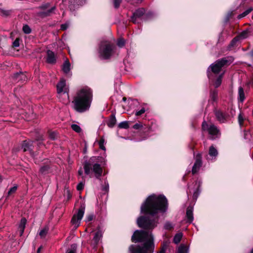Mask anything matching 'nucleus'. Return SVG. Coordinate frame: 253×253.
I'll list each match as a JSON object with an SVG mask.
<instances>
[{"label": "nucleus", "mask_w": 253, "mask_h": 253, "mask_svg": "<svg viewBox=\"0 0 253 253\" xmlns=\"http://www.w3.org/2000/svg\"><path fill=\"white\" fill-rule=\"evenodd\" d=\"M133 242H144L143 246L135 247L131 245L129 251L131 253H153L154 250L153 237L151 232L142 231H135L131 237Z\"/></svg>", "instance_id": "nucleus-1"}, {"label": "nucleus", "mask_w": 253, "mask_h": 253, "mask_svg": "<svg viewBox=\"0 0 253 253\" xmlns=\"http://www.w3.org/2000/svg\"><path fill=\"white\" fill-rule=\"evenodd\" d=\"M168 208V202L164 195L149 196L141 206V212L155 215L159 212H166Z\"/></svg>", "instance_id": "nucleus-2"}, {"label": "nucleus", "mask_w": 253, "mask_h": 253, "mask_svg": "<svg viewBox=\"0 0 253 253\" xmlns=\"http://www.w3.org/2000/svg\"><path fill=\"white\" fill-rule=\"evenodd\" d=\"M92 100V91L88 87H84L78 91L72 101L73 108L77 112L83 113L88 110Z\"/></svg>", "instance_id": "nucleus-3"}, {"label": "nucleus", "mask_w": 253, "mask_h": 253, "mask_svg": "<svg viewBox=\"0 0 253 253\" xmlns=\"http://www.w3.org/2000/svg\"><path fill=\"white\" fill-rule=\"evenodd\" d=\"M96 157H92L88 161H86L84 164V173L91 177V172H93L95 177L100 179L102 175L103 169L100 165L96 161Z\"/></svg>", "instance_id": "nucleus-4"}, {"label": "nucleus", "mask_w": 253, "mask_h": 253, "mask_svg": "<svg viewBox=\"0 0 253 253\" xmlns=\"http://www.w3.org/2000/svg\"><path fill=\"white\" fill-rule=\"evenodd\" d=\"M115 46L111 42L105 41L101 42L99 48V56L103 59H109L113 54Z\"/></svg>", "instance_id": "nucleus-5"}, {"label": "nucleus", "mask_w": 253, "mask_h": 253, "mask_svg": "<svg viewBox=\"0 0 253 253\" xmlns=\"http://www.w3.org/2000/svg\"><path fill=\"white\" fill-rule=\"evenodd\" d=\"M158 222V217H155L151 219L148 217L141 216L137 220L138 226L145 229L154 228L157 226Z\"/></svg>", "instance_id": "nucleus-6"}, {"label": "nucleus", "mask_w": 253, "mask_h": 253, "mask_svg": "<svg viewBox=\"0 0 253 253\" xmlns=\"http://www.w3.org/2000/svg\"><path fill=\"white\" fill-rule=\"evenodd\" d=\"M57 92L59 98L61 99V101L66 103L69 100V88L66 85V82L62 79L57 84Z\"/></svg>", "instance_id": "nucleus-7"}, {"label": "nucleus", "mask_w": 253, "mask_h": 253, "mask_svg": "<svg viewBox=\"0 0 253 253\" xmlns=\"http://www.w3.org/2000/svg\"><path fill=\"white\" fill-rule=\"evenodd\" d=\"M202 129L207 131L211 139H214L220 135V132L218 127L213 124L208 125L206 121H204L202 125Z\"/></svg>", "instance_id": "nucleus-8"}, {"label": "nucleus", "mask_w": 253, "mask_h": 253, "mask_svg": "<svg viewBox=\"0 0 253 253\" xmlns=\"http://www.w3.org/2000/svg\"><path fill=\"white\" fill-rule=\"evenodd\" d=\"M232 62V59L228 60L226 58H222L216 61L214 63L210 65L211 71L214 74H218L221 68L225 65L230 64Z\"/></svg>", "instance_id": "nucleus-9"}, {"label": "nucleus", "mask_w": 253, "mask_h": 253, "mask_svg": "<svg viewBox=\"0 0 253 253\" xmlns=\"http://www.w3.org/2000/svg\"><path fill=\"white\" fill-rule=\"evenodd\" d=\"M84 213V207H82L79 209L77 213L73 216L71 222L76 228L79 226Z\"/></svg>", "instance_id": "nucleus-10"}, {"label": "nucleus", "mask_w": 253, "mask_h": 253, "mask_svg": "<svg viewBox=\"0 0 253 253\" xmlns=\"http://www.w3.org/2000/svg\"><path fill=\"white\" fill-rule=\"evenodd\" d=\"M145 12L144 8L137 9L131 17L132 22L135 24L141 23L142 21L143 16Z\"/></svg>", "instance_id": "nucleus-11"}, {"label": "nucleus", "mask_w": 253, "mask_h": 253, "mask_svg": "<svg viewBox=\"0 0 253 253\" xmlns=\"http://www.w3.org/2000/svg\"><path fill=\"white\" fill-rule=\"evenodd\" d=\"M202 155L198 153L195 157V162L192 167V173L194 175L199 171L202 165Z\"/></svg>", "instance_id": "nucleus-12"}, {"label": "nucleus", "mask_w": 253, "mask_h": 253, "mask_svg": "<svg viewBox=\"0 0 253 253\" xmlns=\"http://www.w3.org/2000/svg\"><path fill=\"white\" fill-rule=\"evenodd\" d=\"M102 237V233L101 231H98L96 232H95L91 243V245L93 247V248H96Z\"/></svg>", "instance_id": "nucleus-13"}, {"label": "nucleus", "mask_w": 253, "mask_h": 253, "mask_svg": "<svg viewBox=\"0 0 253 253\" xmlns=\"http://www.w3.org/2000/svg\"><path fill=\"white\" fill-rule=\"evenodd\" d=\"M215 117L220 123H224L226 121L227 115L223 113L220 110H216L214 112Z\"/></svg>", "instance_id": "nucleus-14"}, {"label": "nucleus", "mask_w": 253, "mask_h": 253, "mask_svg": "<svg viewBox=\"0 0 253 253\" xmlns=\"http://www.w3.org/2000/svg\"><path fill=\"white\" fill-rule=\"evenodd\" d=\"M46 61L50 64L55 63L56 62V58L54 53L51 50H48L47 51Z\"/></svg>", "instance_id": "nucleus-15"}, {"label": "nucleus", "mask_w": 253, "mask_h": 253, "mask_svg": "<svg viewBox=\"0 0 253 253\" xmlns=\"http://www.w3.org/2000/svg\"><path fill=\"white\" fill-rule=\"evenodd\" d=\"M187 222L191 223L193 221V209L191 207H188L186 210Z\"/></svg>", "instance_id": "nucleus-16"}, {"label": "nucleus", "mask_w": 253, "mask_h": 253, "mask_svg": "<svg viewBox=\"0 0 253 253\" xmlns=\"http://www.w3.org/2000/svg\"><path fill=\"white\" fill-rule=\"evenodd\" d=\"M33 146V142L31 141H24L22 144V149L23 151H30L31 152L32 150V147Z\"/></svg>", "instance_id": "nucleus-17"}, {"label": "nucleus", "mask_w": 253, "mask_h": 253, "mask_svg": "<svg viewBox=\"0 0 253 253\" xmlns=\"http://www.w3.org/2000/svg\"><path fill=\"white\" fill-rule=\"evenodd\" d=\"M26 222H27V220L25 218H22L21 219L20 224L18 226V229L20 232V236H21L24 233Z\"/></svg>", "instance_id": "nucleus-18"}, {"label": "nucleus", "mask_w": 253, "mask_h": 253, "mask_svg": "<svg viewBox=\"0 0 253 253\" xmlns=\"http://www.w3.org/2000/svg\"><path fill=\"white\" fill-rule=\"evenodd\" d=\"M14 78L15 81L17 82H19L20 81H25L27 79L26 76L22 72L16 73L14 76Z\"/></svg>", "instance_id": "nucleus-19"}, {"label": "nucleus", "mask_w": 253, "mask_h": 253, "mask_svg": "<svg viewBox=\"0 0 253 253\" xmlns=\"http://www.w3.org/2000/svg\"><path fill=\"white\" fill-rule=\"evenodd\" d=\"M116 122L117 120L115 114H112L107 124L109 127H113L116 125Z\"/></svg>", "instance_id": "nucleus-20"}, {"label": "nucleus", "mask_w": 253, "mask_h": 253, "mask_svg": "<svg viewBox=\"0 0 253 253\" xmlns=\"http://www.w3.org/2000/svg\"><path fill=\"white\" fill-rule=\"evenodd\" d=\"M62 70L65 74L69 73L70 71V63L68 60L64 62L62 67Z\"/></svg>", "instance_id": "nucleus-21"}, {"label": "nucleus", "mask_w": 253, "mask_h": 253, "mask_svg": "<svg viewBox=\"0 0 253 253\" xmlns=\"http://www.w3.org/2000/svg\"><path fill=\"white\" fill-rule=\"evenodd\" d=\"M56 7L53 6L50 9L44 12H41L39 13V15L40 16H49L51 13H53L54 11L55 10Z\"/></svg>", "instance_id": "nucleus-22"}, {"label": "nucleus", "mask_w": 253, "mask_h": 253, "mask_svg": "<svg viewBox=\"0 0 253 253\" xmlns=\"http://www.w3.org/2000/svg\"><path fill=\"white\" fill-rule=\"evenodd\" d=\"M209 154L211 157H215L218 155V152L215 148L211 146L209 148Z\"/></svg>", "instance_id": "nucleus-23"}, {"label": "nucleus", "mask_w": 253, "mask_h": 253, "mask_svg": "<svg viewBox=\"0 0 253 253\" xmlns=\"http://www.w3.org/2000/svg\"><path fill=\"white\" fill-rule=\"evenodd\" d=\"M239 99L241 102H243L245 99V94L242 87L240 86L238 89Z\"/></svg>", "instance_id": "nucleus-24"}, {"label": "nucleus", "mask_w": 253, "mask_h": 253, "mask_svg": "<svg viewBox=\"0 0 253 253\" xmlns=\"http://www.w3.org/2000/svg\"><path fill=\"white\" fill-rule=\"evenodd\" d=\"M218 92L216 90L211 91L210 92V97L213 101H216L217 99Z\"/></svg>", "instance_id": "nucleus-25"}, {"label": "nucleus", "mask_w": 253, "mask_h": 253, "mask_svg": "<svg viewBox=\"0 0 253 253\" xmlns=\"http://www.w3.org/2000/svg\"><path fill=\"white\" fill-rule=\"evenodd\" d=\"M182 237V234L181 233L176 234L173 238V242L176 244H178Z\"/></svg>", "instance_id": "nucleus-26"}, {"label": "nucleus", "mask_w": 253, "mask_h": 253, "mask_svg": "<svg viewBox=\"0 0 253 253\" xmlns=\"http://www.w3.org/2000/svg\"><path fill=\"white\" fill-rule=\"evenodd\" d=\"M223 77V74L220 75L216 79V81H215V83L214 84V85L215 87H219L222 82V78Z\"/></svg>", "instance_id": "nucleus-27"}, {"label": "nucleus", "mask_w": 253, "mask_h": 253, "mask_svg": "<svg viewBox=\"0 0 253 253\" xmlns=\"http://www.w3.org/2000/svg\"><path fill=\"white\" fill-rule=\"evenodd\" d=\"M252 11V8H250L247 9L244 12H243L242 13L239 14L238 16V19H241V18L245 17L247 15H248Z\"/></svg>", "instance_id": "nucleus-28"}, {"label": "nucleus", "mask_w": 253, "mask_h": 253, "mask_svg": "<svg viewBox=\"0 0 253 253\" xmlns=\"http://www.w3.org/2000/svg\"><path fill=\"white\" fill-rule=\"evenodd\" d=\"M177 253H188V249L184 245H180L178 248Z\"/></svg>", "instance_id": "nucleus-29"}, {"label": "nucleus", "mask_w": 253, "mask_h": 253, "mask_svg": "<svg viewBox=\"0 0 253 253\" xmlns=\"http://www.w3.org/2000/svg\"><path fill=\"white\" fill-rule=\"evenodd\" d=\"M77 250V245L76 244H72L71 246L70 249H68L67 250L66 253H76Z\"/></svg>", "instance_id": "nucleus-30"}, {"label": "nucleus", "mask_w": 253, "mask_h": 253, "mask_svg": "<svg viewBox=\"0 0 253 253\" xmlns=\"http://www.w3.org/2000/svg\"><path fill=\"white\" fill-rule=\"evenodd\" d=\"M119 128L127 129L129 127L128 123L126 121L120 123L118 126Z\"/></svg>", "instance_id": "nucleus-31"}, {"label": "nucleus", "mask_w": 253, "mask_h": 253, "mask_svg": "<svg viewBox=\"0 0 253 253\" xmlns=\"http://www.w3.org/2000/svg\"><path fill=\"white\" fill-rule=\"evenodd\" d=\"M71 128L73 130L78 133H79L82 131L81 127L77 124H72L71 125Z\"/></svg>", "instance_id": "nucleus-32"}, {"label": "nucleus", "mask_w": 253, "mask_h": 253, "mask_svg": "<svg viewBox=\"0 0 253 253\" xmlns=\"http://www.w3.org/2000/svg\"><path fill=\"white\" fill-rule=\"evenodd\" d=\"M48 232V228L46 227H44L43 229L41 230L39 232V235L41 238H44Z\"/></svg>", "instance_id": "nucleus-33"}, {"label": "nucleus", "mask_w": 253, "mask_h": 253, "mask_svg": "<svg viewBox=\"0 0 253 253\" xmlns=\"http://www.w3.org/2000/svg\"><path fill=\"white\" fill-rule=\"evenodd\" d=\"M173 228V224L169 221H167L164 225V228L166 230H171Z\"/></svg>", "instance_id": "nucleus-34"}, {"label": "nucleus", "mask_w": 253, "mask_h": 253, "mask_svg": "<svg viewBox=\"0 0 253 253\" xmlns=\"http://www.w3.org/2000/svg\"><path fill=\"white\" fill-rule=\"evenodd\" d=\"M23 31L24 33L29 34L31 32V29L28 25H25L23 27Z\"/></svg>", "instance_id": "nucleus-35"}, {"label": "nucleus", "mask_w": 253, "mask_h": 253, "mask_svg": "<svg viewBox=\"0 0 253 253\" xmlns=\"http://www.w3.org/2000/svg\"><path fill=\"white\" fill-rule=\"evenodd\" d=\"M125 41L124 39H119L118 41H117V45L119 47H123V46H125Z\"/></svg>", "instance_id": "nucleus-36"}, {"label": "nucleus", "mask_w": 253, "mask_h": 253, "mask_svg": "<svg viewBox=\"0 0 253 253\" xmlns=\"http://www.w3.org/2000/svg\"><path fill=\"white\" fill-rule=\"evenodd\" d=\"M248 31H244L242 32L239 35L238 38L241 39H244L247 38L248 37Z\"/></svg>", "instance_id": "nucleus-37"}, {"label": "nucleus", "mask_w": 253, "mask_h": 253, "mask_svg": "<svg viewBox=\"0 0 253 253\" xmlns=\"http://www.w3.org/2000/svg\"><path fill=\"white\" fill-rule=\"evenodd\" d=\"M17 189V186H14L13 187L10 188L8 192V195L10 196L11 194L14 193Z\"/></svg>", "instance_id": "nucleus-38"}, {"label": "nucleus", "mask_w": 253, "mask_h": 253, "mask_svg": "<svg viewBox=\"0 0 253 253\" xmlns=\"http://www.w3.org/2000/svg\"><path fill=\"white\" fill-rule=\"evenodd\" d=\"M83 180H84L83 181H81V182H80L77 186V189L79 191H81V190H83V189L84 188L85 181H84V179H83Z\"/></svg>", "instance_id": "nucleus-39"}, {"label": "nucleus", "mask_w": 253, "mask_h": 253, "mask_svg": "<svg viewBox=\"0 0 253 253\" xmlns=\"http://www.w3.org/2000/svg\"><path fill=\"white\" fill-rule=\"evenodd\" d=\"M104 141H105L104 139L102 138H101L99 141V147L101 149L103 150H105V149H106L104 145Z\"/></svg>", "instance_id": "nucleus-40"}, {"label": "nucleus", "mask_w": 253, "mask_h": 253, "mask_svg": "<svg viewBox=\"0 0 253 253\" xmlns=\"http://www.w3.org/2000/svg\"><path fill=\"white\" fill-rule=\"evenodd\" d=\"M122 2V0H113V4L115 8H118Z\"/></svg>", "instance_id": "nucleus-41"}, {"label": "nucleus", "mask_w": 253, "mask_h": 253, "mask_svg": "<svg viewBox=\"0 0 253 253\" xmlns=\"http://www.w3.org/2000/svg\"><path fill=\"white\" fill-rule=\"evenodd\" d=\"M244 121V119L243 115L241 113H240L238 115V122L240 126L243 125Z\"/></svg>", "instance_id": "nucleus-42"}, {"label": "nucleus", "mask_w": 253, "mask_h": 253, "mask_svg": "<svg viewBox=\"0 0 253 253\" xmlns=\"http://www.w3.org/2000/svg\"><path fill=\"white\" fill-rule=\"evenodd\" d=\"M50 6V3L49 2L43 3L42 5H41L40 6H39V8L41 9H46L48 8Z\"/></svg>", "instance_id": "nucleus-43"}, {"label": "nucleus", "mask_w": 253, "mask_h": 253, "mask_svg": "<svg viewBox=\"0 0 253 253\" xmlns=\"http://www.w3.org/2000/svg\"><path fill=\"white\" fill-rule=\"evenodd\" d=\"M57 135L54 132H52L49 133V138L52 140H54L56 138Z\"/></svg>", "instance_id": "nucleus-44"}, {"label": "nucleus", "mask_w": 253, "mask_h": 253, "mask_svg": "<svg viewBox=\"0 0 253 253\" xmlns=\"http://www.w3.org/2000/svg\"><path fill=\"white\" fill-rule=\"evenodd\" d=\"M145 112V109L144 108H143L141 110H140L139 111H137L136 112V113H135V115L136 116H140L141 115H142L143 113H144Z\"/></svg>", "instance_id": "nucleus-45"}, {"label": "nucleus", "mask_w": 253, "mask_h": 253, "mask_svg": "<svg viewBox=\"0 0 253 253\" xmlns=\"http://www.w3.org/2000/svg\"><path fill=\"white\" fill-rule=\"evenodd\" d=\"M102 190L104 191H105V192H108V190H109V184L107 182H105V185L102 187Z\"/></svg>", "instance_id": "nucleus-46"}, {"label": "nucleus", "mask_w": 253, "mask_h": 253, "mask_svg": "<svg viewBox=\"0 0 253 253\" xmlns=\"http://www.w3.org/2000/svg\"><path fill=\"white\" fill-rule=\"evenodd\" d=\"M13 46L15 47H17L19 46V40L16 39L13 42Z\"/></svg>", "instance_id": "nucleus-47"}, {"label": "nucleus", "mask_w": 253, "mask_h": 253, "mask_svg": "<svg viewBox=\"0 0 253 253\" xmlns=\"http://www.w3.org/2000/svg\"><path fill=\"white\" fill-rule=\"evenodd\" d=\"M239 40V38L238 37H235L231 41V43H230V45L231 46H234L235 43L237 42Z\"/></svg>", "instance_id": "nucleus-48"}, {"label": "nucleus", "mask_w": 253, "mask_h": 253, "mask_svg": "<svg viewBox=\"0 0 253 253\" xmlns=\"http://www.w3.org/2000/svg\"><path fill=\"white\" fill-rule=\"evenodd\" d=\"M48 167L47 166H43L40 169V171L42 173H44L46 171L48 170Z\"/></svg>", "instance_id": "nucleus-49"}, {"label": "nucleus", "mask_w": 253, "mask_h": 253, "mask_svg": "<svg viewBox=\"0 0 253 253\" xmlns=\"http://www.w3.org/2000/svg\"><path fill=\"white\" fill-rule=\"evenodd\" d=\"M93 218V214H89L86 216V221L87 222H89L91 221Z\"/></svg>", "instance_id": "nucleus-50"}, {"label": "nucleus", "mask_w": 253, "mask_h": 253, "mask_svg": "<svg viewBox=\"0 0 253 253\" xmlns=\"http://www.w3.org/2000/svg\"><path fill=\"white\" fill-rule=\"evenodd\" d=\"M69 26V24L67 23L63 24L61 25V29L62 30H66Z\"/></svg>", "instance_id": "nucleus-51"}, {"label": "nucleus", "mask_w": 253, "mask_h": 253, "mask_svg": "<svg viewBox=\"0 0 253 253\" xmlns=\"http://www.w3.org/2000/svg\"><path fill=\"white\" fill-rule=\"evenodd\" d=\"M142 126L140 124H138V123H136L135 124L133 127L134 128V129H139V128L141 127Z\"/></svg>", "instance_id": "nucleus-52"}, {"label": "nucleus", "mask_w": 253, "mask_h": 253, "mask_svg": "<svg viewBox=\"0 0 253 253\" xmlns=\"http://www.w3.org/2000/svg\"><path fill=\"white\" fill-rule=\"evenodd\" d=\"M1 13L3 15H5V16H7V15H9V13H10V11H9L3 10H1Z\"/></svg>", "instance_id": "nucleus-53"}, {"label": "nucleus", "mask_w": 253, "mask_h": 253, "mask_svg": "<svg viewBox=\"0 0 253 253\" xmlns=\"http://www.w3.org/2000/svg\"><path fill=\"white\" fill-rule=\"evenodd\" d=\"M78 174H79V175H80V176H82V179H84V176H83V170H82V168H81L80 169L78 170Z\"/></svg>", "instance_id": "nucleus-54"}, {"label": "nucleus", "mask_w": 253, "mask_h": 253, "mask_svg": "<svg viewBox=\"0 0 253 253\" xmlns=\"http://www.w3.org/2000/svg\"><path fill=\"white\" fill-rule=\"evenodd\" d=\"M158 253H165V249H162Z\"/></svg>", "instance_id": "nucleus-55"}, {"label": "nucleus", "mask_w": 253, "mask_h": 253, "mask_svg": "<svg viewBox=\"0 0 253 253\" xmlns=\"http://www.w3.org/2000/svg\"><path fill=\"white\" fill-rule=\"evenodd\" d=\"M36 140H43V138H42V136H41L40 137H39L38 138H36Z\"/></svg>", "instance_id": "nucleus-56"}, {"label": "nucleus", "mask_w": 253, "mask_h": 253, "mask_svg": "<svg viewBox=\"0 0 253 253\" xmlns=\"http://www.w3.org/2000/svg\"><path fill=\"white\" fill-rule=\"evenodd\" d=\"M41 248H42L41 247H40V248H38V249L37 250V253H39L40 252Z\"/></svg>", "instance_id": "nucleus-57"}, {"label": "nucleus", "mask_w": 253, "mask_h": 253, "mask_svg": "<svg viewBox=\"0 0 253 253\" xmlns=\"http://www.w3.org/2000/svg\"><path fill=\"white\" fill-rule=\"evenodd\" d=\"M251 55L252 56V59L253 60V50L251 52Z\"/></svg>", "instance_id": "nucleus-58"}, {"label": "nucleus", "mask_w": 253, "mask_h": 253, "mask_svg": "<svg viewBox=\"0 0 253 253\" xmlns=\"http://www.w3.org/2000/svg\"><path fill=\"white\" fill-rule=\"evenodd\" d=\"M2 180L1 176L0 175V182H1Z\"/></svg>", "instance_id": "nucleus-59"}, {"label": "nucleus", "mask_w": 253, "mask_h": 253, "mask_svg": "<svg viewBox=\"0 0 253 253\" xmlns=\"http://www.w3.org/2000/svg\"><path fill=\"white\" fill-rule=\"evenodd\" d=\"M194 196H197V193L196 192H195L194 193Z\"/></svg>", "instance_id": "nucleus-60"}, {"label": "nucleus", "mask_w": 253, "mask_h": 253, "mask_svg": "<svg viewBox=\"0 0 253 253\" xmlns=\"http://www.w3.org/2000/svg\"><path fill=\"white\" fill-rule=\"evenodd\" d=\"M253 253V248L252 249V250H251V253Z\"/></svg>", "instance_id": "nucleus-61"}, {"label": "nucleus", "mask_w": 253, "mask_h": 253, "mask_svg": "<svg viewBox=\"0 0 253 253\" xmlns=\"http://www.w3.org/2000/svg\"><path fill=\"white\" fill-rule=\"evenodd\" d=\"M252 159H253V154H252Z\"/></svg>", "instance_id": "nucleus-62"}]
</instances>
